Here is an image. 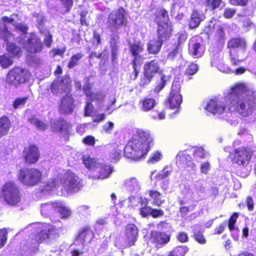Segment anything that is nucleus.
<instances>
[{
	"label": "nucleus",
	"mask_w": 256,
	"mask_h": 256,
	"mask_svg": "<svg viewBox=\"0 0 256 256\" xmlns=\"http://www.w3.org/2000/svg\"><path fill=\"white\" fill-rule=\"evenodd\" d=\"M224 99L228 110L242 117L249 116L256 110V96L244 84H234Z\"/></svg>",
	"instance_id": "f257e3e1"
},
{
	"label": "nucleus",
	"mask_w": 256,
	"mask_h": 256,
	"mask_svg": "<svg viewBox=\"0 0 256 256\" xmlns=\"http://www.w3.org/2000/svg\"><path fill=\"white\" fill-rule=\"evenodd\" d=\"M154 144L150 131L138 129L124 148V156L135 161L140 160L146 158Z\"/></svg>",
	"instance_id": "f03ea898"
},
{
	"label": "nucleus",
	"mask_w": 256,
	"mask_h": 256,
	"mask_svg": "<svg viewBox=\"0 0 256 256\" xmlns=\"http://www.w3.org/2000/svg\"><path fill=\"white\" fill-rule=\"evenodd\" d=\"M253 154L254 151L248 146L238 147L229 153L228 158L232 164L238 166V169L236 170L238 176L242 177L246 176V173L242 172L240 168H244L248 166Z\"/></svg>",
	"instance_id": "7ed1b4c3"
},
{
	"label": "nucleus",
	"mask_w": 256,
	"mask_h": 256,
	"mask_svg": "<svg viewBox=\"0 0 256 256\" xmlns=\"http://www.w3.org/2000/svg\"><path fill=\"white\" fill-rule=\"evenodd\" d=\"M47 230L41 229L31 234L27 244L30 246L38 245L42 242L50 243L60 237L58 230L56 226L48 224Z\"/></svg>",
	"instance_id": "20e7f679"
},
{
	"label": "nucleus",
	"mask_w": 256,
	"mask_h": 256,
	"mask_svg": "<svg viewBox=\"0 0 256 256\" xmlns=\"http://www.w3.org/2000/svg\"><path fill=\"white\" fill-rule=\"evenodd\" d=\"M0 196L7 204L16 206L20 201L21 193L18 186L14 182L8 181L2 186Z\"/></svg>",
	"instance_id": "39448f33"
},
{
	"label": "nucleus",
	"mask_w": 256,
	"mask_h": 256,
	"mask_svg": "<svg viewBox=\"0 0 256 256\" xmlns=\"http://www.w3.org/2000/svg\"><path fill=\"white\" fill-rule=\"evenodd\" d=\"M126 10L120 7L109 14L106 22V28L110 32H116L122 27L128 26Z\"/></svg>",
	"instance_id": "423d86ee"
},
{
	"label": "nucleus",
	"mask_w": 256,
	"mask_h": 256,
	"mask_svg": "<svg viewBox=\"0 0 256 256\" xmlns=\"http://www.w3.org/2000/svg\"><path fill=\"white\" fill-rule=\"evenodd\" d=\"M42 172L34 168H21L18 174V179L22 184L27 186H34L40 182Z\"/></svg>",
	"instance_id": "0eeeda50"
},
{
	"label": "nucleus",
	"mask_w": 256,
	"mask_h": 256,
	"mask_svg": "<svg viewBox=\"0 0 256 256\" xmlns=\"http://www.w3.org/2000/svg\"><path fill=\"white\" fill-rule=\"evenodd\" d=\"M246 47V40L241 37H234L230 38L227 42V48L228 49L229 56L231 64L237 66L244 61V60L238 58L239 56L236 49L242 48L245 50Z\"/></svg>",
	"instance_id": "6e6552de"
},
{
	"label": "nucleus",
	"mask_w": 256,
	"mask_h": 256,
	"mask_svg": "<svg viewBox=\"0 0 256 256\" xmlns=\"http://www.w3.org/2000/svg\"><path fill=\"white\" fill-rule=\"evenodd\" d=\"M83 186L82 180L75 173L68 170L63 176L62 191L66 194L78 192Z\"/></svg>",
	"instance_id": "1a4fd4ad"
},
{
	"label": "nucleus",
	"mask_w": 256,
	"mask_h": 256,
	"mask_svg": "<svg viewBox=\"0 0 256 256\" xmlns=\"http://www.w3.org/2000/svg\"><path fill=\"white\" fill-rule=\"evenodd\" d=\"M30 76V74L27 70L20 67H14L8 73L6 82L9 85L17 86L28 82Z\"/></svg>",
	"instance_id": "9d476101"
},
{
	"label": "nucleus",
	"mask_w": 256,
	"mask_h": 256,
	"mask_svg": "<svg viewBox=\"0 0 256 256\" xmlns=\"http://www.w3.org/2000/svg\"><path fill=\"white\" fill-rule=\"evenodd\" d=\"M160 70L158 60L154 59L146 62L144 66L142 75L140 79V86L143 87L150 84L156 74L159 73Z\"/></svg>",
	"instance_id": "9b49d317"
},
{
	"label": "nucleus",
	"mask_w": 256,
	"mask_h": 256,
	"mask_svg": "<svg viewBox=\"0 0 256 256\" xmlns=\"http://www.w3.org/2000/svg\"><path fill=\"white\" fill-rule=\"evenodd\" d=\"M72 88V80L69 76L54 78L50 86V91L53 95L56 96L62 93L71 92Z\"/></svg>",
	"instance_id": "f8f14e48"
},
{
	"label": "nucleus",
	"mask_w": 256,
	"mask_h": 256,
	"mask_svg": "<svg viewBox=\"0 0 256 256\" xmlns=\"http://www.w3.org/2000/svg\"><path fill=\"white\" fill-rule=\"evenodd\" d=\"M181 86L178 80H174L166 103L172 110L178 108L182 102V96L180 94Z\"/></svg>",
	"instance_id": "ddd939ff"
},
{
	"label": "nucleus",
	"mask_w": 256,
	"mask_h": 256,
	"mask_svg": "<svg viewBox=\"0 0 256 256\" xmlns=\"http://www.w3.org/2000/svg\"><path fill=\"white\" fill-rule=\"evenodd\" d=\"M40 157V149L36 144L29 143L24 147L22 158L26 164H34L38 162Z\"/></svg>",
	"instance_id": "4468645a"
},
{
	"label": "nucleus",
	"mask_w": 256,
	"mask_h": 256,
	"mask_svg": "<svg viewBox=\"0 0 256 256\" xmlns=\"http://www.w3.org/2000/svg\"><path fill=\"white\" fill-rule=\"evenodd\" d=\"M138 229L134 224H128L124 228L122 238L124 248H129L135 245L138 237Z\"/></svg>",
	"instance_id": "2eb2a0df"
},
{
	"label": "nucleus",
	"mask_w": 256,
	"mask_h": 256,
	"mask_svg": "<svg viewBox=\"0 0 256 256\" xmlns=\"http://www.w3.org/2000/svg\"><path fill=\"white\" fill-rule=\"evenodd\" d=\"M61 100L59 104V111L64 114H72L75 108V100L71 92H66Z\"/></svg>",
	"instance_id": "dca6fc26"
},
{
	"label": "nucleus",
	"mask_w": 256,
	"mask_h": 256,
	"mask_svg": "<svg viewBox=\"0 0 256 256\" xmlns=\"http://www.w3.org/2000/svg\"><path fill=\"white\" fill-rule=\"evenodd\" d=\"M171 236L166 232L152 230L150 232V240L152 244L158 248H162L170 240Z\"/></svg>",
	"instance_id": "f3484780"
},
{
	"label": "nucleus",
	"mask_w": 256,
	"mask_h": 256,
	"mask_svg": "<svg viewBox=\"0 0 256 256\" xmlns=\"http://www.w3.org/2000/svg\"><path fill=\"white\" fill-rule=\"evenodd\" d=\"M72 125L65 119L60 118L54 121L52 126V130L55 132H58L62 136L68 138Z\"/></svg>",
	"instance_id": "a211bd4d"
},
{
	"label": "nucleus",
	"mask_w": 256,
	"mask_h": 256,
	"mask_svg": "<svg viewBox=\"0 0 256 256\" xmlns=\"http://www.w3.org/2000/svg\"><path fill=\"white\" fill-rule=\"evenodd\" d=\"M44 48L41 39L36 34H32L26 41V50L32 54L40 52Z\"/></svg>",
	"instance_id": "6ab92c4d"
},
{
	"label": "nucleus",
	"mask_w": 256,
	"mask_h": 256,
	"mask_svg": "<svg viewBox=\"0 0 256 256\" xmlns=\"http://www.w3.org/2000/svg\"><path fill=\"white\" fill-rule=\"evenodd\" d=\"M172 25L170 20H166L164 23L158 26V38L163 42L170 39L172 36Z\"/></svg>",
	"instance_id": "aec40b11"
},
{
	"label": "nucleus",
	"mask_w": 256,
	"mask_h": 256,
	"mask_svg": "<svg viewBox=\"0 0 256 256\" xmlns=\"http://www.w3.org/2000/svg\"><path fill=\"white\" fill-rule=\"evenodd\" d=\"M206 51V48L202 42L192 40L188 44V53L195 58H201Z\"/></svg>",
	"instance_id": "412c9836"
},
{
	"label": "nucleus",
	"mask_w": 256,
	"mask_h": 256,
	"mask_svg": "<svg viewBox=\"0 0 256 256\" xmlns=\"http://www.w3.org/2000/svg\"><path fill=\"white\" fill-rule=\"evenodd\" d=\"M113 171L110 164H98L94 176L97 179H105L108 178Z\"/></svg>",
	"instance_id": "4be33fe9"
},
{
	"label": "nucleus",
	"mask_w": 256,
	"mask_h": 256,
	"mask_svg": "<svg viewBox=\"0 0 256 256\" xmlns=\"http://www.w3.org/2000/svg\"><path fill=\"white\" fill-rule=\"evenodd\" d=\"M226 106L224 104H220L216 99L210 100L205 108L213 114H221L224 112Z\"/></svg>",
	"instance_id": "5701e85b"
},
{
	"label": "nucleus",
	"mask_w": 256,
	"mask_h": 256,
	"mask_svg": "<svg viewBox=\"0 0 256 256\" xmlns=\"http://www.w3.org/2000/svg\"><path fill=\"white\" fill-rule=\"evenodd\" d=\"M205 18L204 15L196 10H192L188 22L189 28L191 29L198 28Z\"/></svg>",
	"instance_id": "b1692460"
},
{
	"label": "nucleus",
	"mask_w": 256,
	"mask_h": 256,
	"mask_svg": "<svg viewBox=\"0 0 256 256\" xmlns=\"http://www.w3.org/2000/svg\"><path fill=\"white\" fill-rule=\"evenodd\" d=\"M164 42L158 38L150 40L147 43V51L148 54H156L159 53Z\"/></svg>",
	"instance_id": "393cba45"
},
{
	"label": "nucleus",
	"mask_w": 256,
	"mask_h": 256,
	"mask_svg": "<svg viewBox=\"0 0 256 256\" xmlns=\"http://www.w3.org/2000/svg\"><path fill=\"white\" fill-rule=\"evenodd\" d=\"M131 64L133 68L132 78L136 79L140 73V70L143 63L144 58L142 55L132 56Z\"/></svg>",
	"instance_id": "a878e982"
},
{
	"label": "nucleus",
	"mask_w": 256,
	"mask_h": 256,
	"mask_svg": "<svg viewBox=\"0 0 256 256\" xmlns=\"http://www.w3.org/2000/svg\"><path fill=\"white\" fill-rule=\"evenodd\" d=\"M94 236V232L92 230L91 227L86 226L79 230L77 234L76 238L84 242L86 239H92Z\"/></svg>",
	"instance_id": "bb28decb"
},
{
	"label": "nucleus",
	"mask_w": 256,
	"mask_h": 256,
	"mask_svg": "<svg viewBox=\"0 0 256 256\" xmlns=\"http://www.w3.org/2000/svg\"><path fill=\"white\" fill-rule=\"evenodd\" d=\"M139 104L141 110L148 112L154 108L156 106V102L152 98L145 97L140 100Z\"/></svg>",
	"instance_id": "cd10ccee"
},
{
	"label": "nucleus",
	"mask_w": 256,
	"mask_h": 256,
	"mask_svg": "<svg viewBox=\"0 0 256 256\" xmlns=\"http://www.w3.org/2000/svg\"><path fill=\"white\" fill-rule=\"evenodd\" d=\"M184 40L186 39V36L184 34H180L179 36L178 42L176 44L175 47L169 52L168 54L167 58L168 59L173 60L175 58L180 54L182 51V42L180 40Z\"/></svg>",
	"instance_id": "c85d7f7f"
},
{
	"label": "nucleus",
	"mask_w": 256,
	"mask_h": 256,
	"mask_svg": "<svg viewBox=\"0 0 256 256\" xmlns=\"http://www.w3.org/2000/svg\"><path fill=\"white\" fill-rule=\"evenodd\" d=\"M56 212L60 214L62 219H66L72 214L71 210L62 201H56Z\"/></svg>",
	"instance_id": "c756f323"
},
{
	"label": "nucleus",
	"mask_w": 256,
	"mask_h": 256,
	"mask_svg": "<svg viewBox=\"0 0 256 256\" xmlns=\"http://www.w3.org/2000/svg\"><path fill=\"white\" fill-rule=\"evenodd\" d=\"M164 20H169L168 12L163 8L157 9L154 14V21L158 26L164 23Z\"/></svg>",
	"instance_id": "7c9ffc66"
},
{
	"label": "nucleus",
	"mask_w": 256,
	"mask_h": 256,
	"mask_svg": "<svg viewBox=\"0 0 256 256\" xmlns=\"http://www.w3.org/2000/svg\"><path fill=\"white\" fill-rule=\"evenodd\" d=\"M10 122L6 116L0 118V138L6 135L10 128Z\"/></svg>",
	"instance_id": "2f4dec72"
},
{
	"label": "nucleus",
	"mask_w": 256,
	"mask_h": 256,
	"mask_svg": "<svg viewBox=\"0 0 256 256\" xmlns=\"http://www.w3.org/2000/svg\"><path fill=\"white\" fill-rule=\"evenodd\" d=\"M6 50L12 57L20 58L22 54V49L14 42H8Z\"/></svg>",
	"instance_id": "473e14b6"
},
{
	"label": "nucleus",
	"mask_w": 256,
	"mask_h": 256,
	"mask_svg": "<svg viewBox=\"0 0 256 256\" xmlns=\"http://www.w3.org/2000/svg\"><path fill=\"white\" fill-rule=\"evenodd\" d=\"M129 50L132 56H140L144 51V44L140 40L130 43Z\"/></svg>",
	"instance_id": "72a5a7b5"
},
{
	"label": "nucleus",
	"mask_w": 256,
	"mask_h": 256,
	"mask_svg": "<svg viewBox=\"0 0 256 256\" xmlns=\"http://www.w3.org/2000/svg\"><path fill=\"white\" fill-rule=\"evenodd\" d=\"M168 80V76L162 74L160 75V78L158 79L155 83L154 91L155 93L158 94L166 86V83Z\"/></svg>",
	"instance_id": "f704fd0d"
},
{
	"label": "nucleus",
	"mask_w": 256,
	"mask_h": 256,
	"mask_svg": "<svg viewBox=\"0 0 256 256\" xmlns=\"http://www.w3.org/2000/svg\"><path fill=\"white\" fill-rule=\"evenodd\" d=\"M56 201L51 202L42 204L40 211L42 214L48 215L56 212Z\"/></svg>",
	"instance_id": "c9c22d12"
},
{
	"label": "nucleus",
	"mask_w": 256,
	"mask_h": 256,
	"mask_svg": "<svg viewBox=\"0 0 256 256\" xmlns=\"http://www.w3.org/2000/svg\"><path fill=\"white\" fill-rule=\"evenodd\" d=\"M188 158L191 159L189 154H184L178 157L179 164L184 165L186 168H190L192 170H194L196 168L195 164L192 160H188Z\"/></svg>",
	"instance_id": "e433bc0d"
},
{
	"label": "nucleus",
	"mask_w": 256,
	"mask_h": 256,
	"mask_svg": "<svg viewBox=\"0 0 256 256\" xmlns=\"http://www.w3.org/2000/svg\"><path fill=\"white\" fill-rule=\"evenodd\" d=\"M148 193L150 197L154 200L152 202L154 204L160 206L165 202L164 200L160 199V196L162 194L160 192L152 190H148Z\"/></svg>",
	"instance_id": "4c0bfd02"
},
{
	"label": "nucleus",
	"mask_w": 256,
	"mask_h": 256,
	"mask_svg": "<svg viewBox=\"0 0 256 256\" xmlns=\"http://www.w3.org/2000/svg\"><path fill=\"white\" fill-rule=\"evenodd\" d=\"M214 38L216 42L222 47H223L224 44L225 33L223 28L221 26H218L216 28Z\"/></svg>",
	"instance_id": "58836bf2"
},
{
	"label": "nucleus",
	"mask_w": 256,
	"mask_h": 256,
	"mask_svg": "<svg viewBox=\"0 0 256 256\" xmlns=\"http://www.w3.org/2000/svg\"><path fill=\"white\" fill-rule=\"evenodd\" d=\"M118 46L116 42L110 45V60L113 65L118 64Z\"/></svg>",
	"instance_id": "ea45409f"
},
{
	"label": "nucleus",
	"mask_w": 256,
	"mask_h": 256,
	"mask_svg": "<svg viewBox=\"0 0 256 256\" xmlns=\"http://www.w3.org/2000/svg\"><path fill=\"white\" fill-rule=\"evenodd\" d=\"M188 250L186 246H178L169 252L168 256H184Z\"/></svg>",
	"instance_id": "a19ab883"
},
{
	"label": "nucleus",
	"mask_w": 256,
	"mask_h": 256,
	"mask_svg": "<svg viewBox=\"0 0 256 256\" xmlns=\"http://www.w3.org/2000/svg\"><path fill=\"white\" fill-rule=\"evenodd\" d=\"M198 70V64L194 62L190 63L188 65L184 72L188 78H191V76L195 74Z\"/></svg>",
	"instance_id": "79ce46f5"
},
{
	"label": "nucleus",
	"mask_w": 256,
	"mask_h": 256,
	"mask_svg": "<svg viewBox=\"0 0 256 256\" xmlns=\"http://www.w3.org/2000/svg\"><path fill=\"white\" fill-rule=\"evenodd\" d=\"M83 162L86 167L89 170H95L98 164L94 158L88 156L83 159Z\"/></svg>",
	"instance_id": "37998d69"
},
{
	"label": "nucleus",
	"mask_w": 256,
	"mask_h": 256,
	"mask_svg": "<svg viewBox=\"0 0 256 256\" xmlns=\"http://www.w3.org/2000/svg\"><path fill=\"white\" fill-rule=\"evenodd\" d=\"M83 56L84 54L80 52L73 54L68 61V68L69 69L74 68L78 65V60H80Z\"/></svg>",
	"instance_id": "c03bdc74"
},
{
	"label": "nucleus",
	"mask_w": 256,
	"mask_h": 256,
	"mask_svg": "<svg viewBox=\"0 0 256 256\" xmlns=\"http://www.w3.org/2000/svg\"><path fill=\"white\" fill-rule=\"evenodd\" d=\"M28 122L41 130H44L47 128V125L44 122L34 116L30 118Z\"/></svg>",
	"instance_id": "a18cd8bd"
},
{
	"label": "nucleus",
	"mask_w": 256,
	"mask_h": 256,
	"mask_svg": "<svg viewBox=\"0 0 256 256\" xmlns=\"http://www.w3.org/2000/svg\"><path fill=\"white\" fill-rule=\"evenodd\" d=\"M89 58H96L98 59H101L100 62V64H106L108 60V56L106 54H102V52L97 54L96 52H92L89 55Z\"/></svg>",
	"instance_id": "49530a36"
},
{
	"label": "nucleus",
	"mask_w": 256,
	"mask_h": 256,
	"mask_svg": "<svg viewBox=\"0 0 256 256\" xmlns=\"http://www.w3.org/2000/svg\"><path fill=\"white\" fill-rule=\"evenodd\" d=\"M222 3V0H206L205 5L210 10H214L218 8Z\"/></svg>",
	"instance_id": "de8ad7c7"
},
{
	"label": "nucleus",
	"mask_w": 256,
	"mask_h": 256,
	"mask_svg": "<svg viewBox=\"0 0 256 256\" xmlns=\"http://www.w3.org/2000/svg\"><path fill=\"white\" fill-rule=\"evenodd\" d=\"M28 99V96L18 97L16 98L13 102L12 106L14 109L16 110L24 106Z\"/></svg>",
	"instance_id": "09e8293b"
},
{
	"label": "nucleus",
	"mask_w": 256,
	"mask_h": 256,
	"mask_svg": "<svg viewBox=\"0 0 256 256\" xmlns=\"http://www.w3.org/2000/svg\"><path fill=\"white\" fill-rule=\"evenodd\" d=\"M192 236L197 242L200 244H204L206 242V240L202 231L194 232Z\"/></svg>",
	"instance_id": "8fccbe9b"
},
{
	"label": "nucleus",
	"mask_w": 256,
	"mask_h": 256,
	"mask_svg": "<svg viewBox=\"0 0 256 256\" xmlns=\"http://www.w3.org/2000/svg\"><path fill=\"white\" fill-rule=\"evenodd\" d=\"M12 59L6 54H4L0 56V65L4 68H6L10 66L12 64Z\"/></svg>",
	"instance_id": "3c124183"
},
{
	"label": "nucleus",
	"mask_w": 256,
	"mask_h": 256,
	"mask_svg": "<svg viewBox=\"0 0 256 256\" xmlns=\"http://www.w3.org/2000/svg\"><path fill=\"white\" fill-rule=\"evenodd\" d=\"M122 151L116 146L109 153V157L114 162L118 161L121 158Z\"/></svg>",
	"instance_id": "603ef678"
},
{
	"label": "nucleus",
	"mask_w": 256,
	"mask_h": 256,
	"mask_svg": "<svg viewBox=\"0 0 256 256\" xmlns=\"http://www.w3.org/2000/svg\"><path fill=\"white\" fill-rule=\"evenodd\" d=\"M162 157V154L159 151H155L148 158V162L150 164H154L160 161Z\"/></svg>",
	"instance_id": "864d4df0"
},
{
	"label": "nucleus",
	"mask_w": 256,
	"mask_h": 256,
	"mask_svg": "<svg viewBox=\"0 0 256 256\" xmlns=\"http://www.w3.org/2000/svg\"><path fill=\"white\" fill-rule=\"evenodd\" d=\"M238 216V212H234L228 220V227L230 231H233L234 230V226Z\"/></svg>",
	"instance_id": "5fc2aeb1"
},
{
	"label": "nucleus",
	"mask_w": 256,
	"mask_h": 256,
	"mask_svg": "<svg viewBox=\"0 0 256 256\" xmlns=\"http://www.w3.org/2000/svg\"><path fill=\"white\" fill-rule=\"evenodd\" d=\"M152 208L148 206V202L146 200V202L144 205L139 209L140 214L143 218H146L150 214Z\"/></svg>",
	"instance_id": "6e6d98bb"
},
{
	"label": "nucleus",
	"mask_w": 256,
	"mask_h": 256,
	"mask_svg": "<svg viewBox=\"0 0 256 256\" xmlns=\"http://www.w3.org/2000/svg\"><path fill=\"white\" fill-rule=\"evenodd\" d=\"M8 240V232L6 228L0 229V248H3Z\"/></svg>",
	"instance_id": "4d7b16f0"
},
{
	"label": "nucleus",
	"mask_w": 256,
	"mask_h": 256,
	"mask_svg": "<svg viewBox=\"0 0 256 256\" xmlns=\"http://www.w3.org/2000/svg\"><path fill=\"white\" fill-rule=\"evenodd\" d=\"M62 4V8L66 12H68L74 6V0H59Z\"/></svg>",
	"instance_id": "13d9d810"
},
{
	"label": "nucleus",
	"mask_w": 256,
	"mask_h": 256,
	"mask_svg": "<svg viewBox=\"0 0 256 256\" xmlns=\"http://www.w3.org/2000/svg\"><path fill=\"white\" fill-rule=\"evenodd\" d=\"M92 43L94 45L98 46L102 43L100 34L96 30H94L92 31Z\"/></svg>",
	"instance_id": "bf43d9fd"
},
{
	"label": "nucleus",
	"mask_w": 256,
	"mask_h": 256,
	"mask_svg": "<svg viewBox=\"0 0 256 256\" xmlns=\"http://www.w3.org/2000/svg\"><path fill=\"white\" fill-rule=\"evenodd\" d=\"M193 155L194 157L200 159L204 158L206 156L204 149L202 147L196 148L194 152Z\"/></svg>",
	"instance_id": "052dcab7"
},
{
	"label": "nucleus",
	"mask_w": 256,
	"mask_h": 256,
	"mask_svg": "<svg viewBox=\"0 0 256 256\" xmlns=\"http://www.w3.org/2000/svg\"><path fill=\"white\" fill-rule=\"evenodd\" d=\"M82 142L86 145L94 146L96 143V139L92 136H87L82 140Z\"/></svg>",
	"instance_id": "680f3d73"
},
{
	"label": "nucleus",
	"mask_w": 256,
	"mask_h": 256,
	"mask_svg": "<svg viewBox=\"0 0 256 256\" xmlns=\"http://www.w3.org/2000/svg\"><path fill=\"white\" fill-rule=\"evenodd\" d=\"M250 0H228V2L232 6H246Z\"/></svg>",
	"instance_id": "e2e57ef3"
},
{
	"label": "nucleus",
	"mask_w": 256,
	"mask_h": 256,
	"mask_svg": "<svg viewBox=\"0 0 256 256\" xmlns=\"http://www.w3.org/2000/svg\"><path fill=\"white\" fill-rule=\"evenodd\" d=\"M58 186V181L56 179L52 178L48 180L45 186L46 190H51L56 188Z\"/></svg>",
	"instance_id": "0e129e2a"
},
{
	"label": "nucleus",
	"mask_w": 256,
	"mask_h": 256,
	"mask_svg": "<svg viewBox=\"0 0 256 256\" xmlns=\"http://www.w3.org/2000/svg\"><path fill=\"white\" fill-rule=\"evenodd\" d=\"M164 211L162 209L152 208L150 216H151L154 218H156L158 217L164 216Z\"/></svg>",
	"instance_id": "69168bd1"
},
{
	"label": "nucleus",
	"mask_w": 256,
	"mask_h": 256,
	"mask_svg": "<svg viewBox=\"0 0 256 256\" xmlns=\"http://www.w3.org/2000/svg\"><path fill=\"white\" fill-rule=\"evenodd\" d=\"M177 240L182 243L187 242L188 241V237L186 233L184 232H179L176 236Z\"/></svg>",
	"instance_id": "338daca9"
},
{
	"label": "nucleus",
	"mask_w": 256,
	"mask_h": 256,
	"mask_svg": "<svg viewBox=\"0 0 256 256\" xmlns=\"http://www.w3.org/2000/svg\"><path fill=\"white\" fill-rule=\"evenodd\" d=\"M52 41V36L50 32H48L45 34L44 38V42L45 46L47 48L51 47Z\"/></svg>",
	"instance_id": "774afa93"
}]
</instances>
